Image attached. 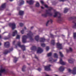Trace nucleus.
I'll use <instances>...</instances> for the list:
<instances>
[{
  "label": "nucleus",
  "mask_w": 76,
  "mask_h": 76,
  "mask_svg": "<svg viewBox=\"0 0 76 76\" xmlns=\"http://www.w3.org/2000/svg\"><path fill=\"white\" fill-rule=\"evenodd\" d=\"M33 34L32 33L31 31H29L28 33L27 34V36H24L22 37V42L23 43L26 42V39L29 38L30 41H34V39L32 38Z\"/></svg>",
  "instance_id": "f257e3e1"
},
{
  "label": "nucleus",
  "mask_w": 76,
  "mask_h": 76,
  "mask_svg": "<svg viewBox=\"0 0 76 76\" xmlns=\"http://www.w3.org/2000/svg\"><path fill=\"white\" fill-rule=\"evenodd\" d=\"M44 6L46 8H48L49 9L48 10H46L47 12L46 13L42 14V16H43V17H45V18L47 17V16H52L53 14L51 13V11L53 9V8L51 7H48L47 5L45 4Z\"/></svg>",
  "instance_id": "f03ea898"
},
{
  "label": "nucleus",
  "mask_w": 76,
  "mask_h": 76,
  "mask_svg": "<svg viewBox=\"0 0 76 76\" xmlns=\"http://www.w3.org/2000/svg\"><path fill=\"white\" fill-rule=\"evenodd\" d=\"M57 15H59V16L58 17V22H61L62 20V18H61V14L60 12H55V15H54L53 17L54 18H56L57 16Z\"/></svg>",
  "instance_id": "7ed1b4c3"
},
{
  "label": "nucleus",
  "mask_w": 76,
  "mask_h": 76,
  "mask_svg": "<svg viewBox=\"0 0 76 76\" xmlns=\"http://www.w3.org/2000/svg\"><path fill=\"white\" fill-rule=\"evenodd\" d=\"M35 39L37 41H38L39 39H40V42H45V39L44 38H39V36H36L35 38Z\"/></svg>",
  "instance_id": "20e7f679"
},
{
  "label": "nucleus",
  "mask_w": 76,
  "mask_h": 76,
  "mask_svg": "<svg viewBox=\"0 0 76 76\" xmlns=\"http://www.w3.org/2000/svg\"><path fill=\"white\" fill-rule=\"evenodd\" d=\"M9 25L10 27H12V30L15 29L16 28V24L15 23H10Z\"/></svg>",
  "instance_id": "39448f33"
},
{
  "label": "nucleus",
  "mask_w": 76,
  "mask_h": 76,
  "mask_svg": "<svg viewBox=\"0 0 76 76\" xmlns=\"http://www.w3.org/2000/svg\"><path fill=\"white\" fill-rule=\"evenodd\" d=\"M13 50V49L12 48H10L9 50H5L4 54H7V53H10L11 51H12Z\"/></svg>",
  "instance_id": "423d86ee"
},
{
  "label": "nucleus",
  "mask_w": 76,
  "mask_h": 76,
  "mask_svg": "<svg viewBox=\"0 0 76 76\" xmlns=\"http://www.w3.org/2000/svg\"><path fill=\"white\" fill-rule=\"evenodd\" d=\"M18 45L19 47H20L22 48L23 51H25V46L24 45H21L20 42H18Z\"/></svg>",
  "instance_id": "0eeeda50"
},
{
  "label": "nucleus",
  "mask_w": 76,
  "mask_h": 76,
  "mask_svg": "<svg viewBox=\"0 0 76 76\" xmlns=\"http://www.w3.org/2000/svg\"><path fill=\"white\" fill-rule=\"evenodd\" d=\"M57 48H59L60 50H61L63 49L62 48V44L60 43H57L56 44Z\"/></svg>",
  "instance_id": "6e6552de"
},
{
  "label": "nucleus",
  "mask_w": 76,
  "mask_h": 76,
  "mask_svg": "<svg viewBox=\"0 0 76 76\" xmlns=\"http://www.w3.org/2000/svg\"><path fill=\"white\" fill-rule=\"evenodd\" d=\"M51 65H49L48 66H45V69L46 71H50L51 70L50 69V66Z\"/></svg>",
  "instance_id": "1a4fd4ad"
},
{
  "label": "nucleus",
  "mask_w": 76,
  "mask_h": 76,
  "mask_svg": "<svg viewBox=\"0 0 76 76\" xmlns=\"http://www.w3.org/2000/svg\"><path fill=\"white\" fill-rule=\"evenodd\" d=\"M4 46L6 48H9L10 47V43L8 42H5L4 44Z\"/></svg>",
  "instance_id": "9d476101"
},
{
  "label": "nucleus",
  "mask_w": 76,
  "mask_h": 76,
  "mask_svg": "<svg viewBox=\"0 0 76 76\" xmlns=\"http://www.w3.org/2000/svg\"><path fill=\"white\" fill-rule=\"evenodd\" d=\"M6 3H4L1 5V7H0V10H3V9L5 8L6 6Z\"/></svg>",
  "instance_id": "9b49d317"
},
{
  "label": "nucleus",
  "mask_w": 76,
  "mask_h": 76,
  "mask_svg": "<svg viewBox=\"0 0 76 76\" xmlns=\"http://www.w3.org/2000/svg\"><path fill=\"white\" fill-rule=\"evenodd\" d=\"M59 63L60 64H61L62 65H65L66 64V62H64L63 61V60L61 58L60 59Z\"/></svg>",
  "instance_id": "f8f14e48"
},
{
  "label": "nucleus",
  "mask_w": 76,
  "mask_h": 76,
  "mask_svg": "<svg viewBox=\"0 0 76 76\" xmlns=\"http://www.w3.org/2000/svg\"><path fill=\"white\" fill-rule=\"evenodd\" d=\"M43 52V50L40 48H38V50L37 51V53H41Z\"/></svg>",
  "instance_id": "ddd939ff"
},
{
  "label": "nucleus",
  "mask_w": 76,
  "mask_h": 76,
  "mask_svg": "<svg viewBox=\"0 0 76 76\" xmlns=\"http://www.w3.org/2000/svg\"><path fill=\"white\" fill-rule=\"evenodd\" d=\"M65 69V67H64L63 66H61L59 68V70L60 71V72H63V71Z\"/></svg>",
  "instance_id": "4468645a"
},
{
  "label": "nucleus",
  "mask_w": 76,
  "mask_h": 76,
  "mask_svg": "<svg viewBox=\"0 0 76 76\" xmlns=\"http://www.w3.org/2000/svg\"><path fill=\"white\" fill-rule=\"evenodd\" d=\"M34 1L32 0H30L29 1H27V3L29 4H34Z\"/></svg>",
  "instance_id": "2eb2a0df"
},
{
  "label": "nucleus",
  "mask_w": 76,
  "mask_h": 76,
  "mask_svg": "<svg viewBox=\"0 0 76 76\" xmlns=\"http://www.w3.org/2000/svg\"><path fill=\"white\" fill-rule=\"evenodd\" d=\"M72 74L74 75H76V67L74 68L73 70L72 71Z\"/></svg>",
  "instance_id": "dca6fc26"
},
{
  "label": "nucleus",
  "mask_w": 76,
  "mask_h": 76,
  "mask_svg": "<svg viewBox=\"0 0 76 76\" xmlns=\"http://www.w3.org/2000/svg\"><path fill=\"white\" fill-rule=\"evenodd\" d=\"M6 72V70L5 69L0 70V76H1V73H4Z\"/></svg>",
  "instance_id": "f3484780"
},
{
  "label": "nucleus",
  "mask_w": 76,
  "mask_h": 76,
  "mask_svg": "<svg viewBox=\"0 0 76 76\" xmlns=\"http://www.w3.org/2000/svg\"><path fill=\"white\" fill-rule=\"evenodd\" d=\"M17 34H18V31H17L15 30L14 32H13L12 35L13 37H15V35H17Z\"/></svg>",
  "instance_id": "a211bd4d"
},
{
  "label": "nucleus",
  "mask_w": 76,
  "mask_h": 76,
  "mask_svg": "<svg viewBox=\"0 0 76 76\" xmlns=\"http://www.w3.org/2000/svg\"><path fill=\"white\" fill-rule=\"evenodd\" d=\"M24 12L20 10L19 11V15L20 16H22L23 15Z\"/></svg>",
  "instance_id": "6ab92c4d"
},
{
  "label": "nucleus",
  "mask_w": 76,
  "mask_h": 76,
  "mask_svg": "<svg viewBox=\"0 0 76 76\" xmlns=\"http://www.w3.org/2000/svg\"><path fill=\"white\" fill-rule=\"evenodd\" d=\"M50 22L51 23H53V20L52 19H50L49 20H48V21H47V22L46 23V26H48V24L49 22Z\"/></svg>",
  "instance_id": "aec40b11"
},
{
  "label": "nucleus",
  "mask_w": 76,
  "mask_h": 76,
  "mask_svg": "<svg viewBox=\"0 0 76 76\" xmlns=\"http://www.w3.org/2000/svg\"><path fill=\"white\" fill-rule=\"evenodd\" d=\"M31 50L36 51V50H37V47L35 46H34L31 48Z\"/></svg>",
  "instance_id": "412c9836"
},
{
  "label": "nucleus",
  "mask_w": 76,
  "mask_h": 76,
  "mask_svg": "<svg viewBox=\"0 0 76 76\" xmlns=\"http://www.w3.org/2000/svg\"><path fill=\"white\" fill-rule=\"evenodd\" d=\"M50 59L49 60V61L50 62H51V61H53L54 62H55V61H57V59L56 60H54L52 58H50Z\"/></svg>",
  "instance_id": "4be33fe9"
},
{
  "label": "nucleus",
  "mask_w": 76,
  "mask_h": 76,
  "mask_svg": "<svg viewBox=\"0 0 76 76\" xmlns=\"http://www.w3.org/2000/svg\"><path fill=\"white\" fill-rule=\"evenodd\" d=\"M68 61L69 63H73V59L71 58V59H69Z\"/></svg>",
  "instance_id": "5701e85b"
},
{
  "label": "nucleus",
  "mask_w": 76,
  "mask_h": 76,
  "mask_svg": "<svg viewBox=\"0 0 76 76\" xmlns=\"http://www.w3.org/2000/svg\"><path fill=\"white\" fill-rule=\"evenodd\" d=\"M69 10V9H67V8H66L64 9V13H67V12H68V11Z\"/></svg>",
  "instance_id": "b1692460"
},
{
  "label": "nucleus",
  "mask_w": 76,
  "mask_h": 76,
  "mask_svg": "<svg viewBox=\"0 0 76 76\" xmlns=\"http://www.w3.org/2000/svg\"><path fill=\"white\" fill-rule=\"evenodd\" d=\"M14 60H13V62L14 63H16V62H17V61H18V58L16 57H14Z\"/></svg>",
  "instance_id": "393cba45"
},
{
  "label": "nucleus",
  "mask_w": 76,
  "mask_h": 76,
  "mask_svg": "<svg viewBox=\"0 0 76 76\" xmlns=\"http://www.w3.org/2000/svg\"><path fill=\"white\" fill-rule=\"evenodd\" d=\"M51 44L53 45H55V42L54 40H53L51 41Z\"/></svg>",
  "instance_id": "a878e982"
},
{
  "label": "nucleus",
  "mask_w": 76,
  "mask_h": 76,
  "mask_svg": "<svg viewBox=\"0 0 76 76\" xmlns=\"http://www.w3.org/2000/svg\"><path fill=\"white\" fill-rule=\"evenodd\" d=\"M69 50L68 49H67L66 50V53H69V51H72V48H70Z\"/></svg>",
  "instance_id": "bb28decb"
},
{
  "label": "nucleus",
  "mask_w": 76,
  "mask_h": 76,
  "mask_svg": "<svg viewBox=\"0 0 76 76\" xmlns=\"http://www.w3.org/2000/svg\"><path fill=\"white\" fill-rule=\"evenodd\" d=\"M73 23H75V25H74L73 26H72V28H76V23H75V21H73L72 22Z\"/></svg>",
  "instance_id": "cd10ccee"
},
{
  "label": "nucleus",
  "mask_w": 76,
  "mask_h": 76,
  "mask_svg": "<svg viewBox=\"0 0 76 76\" xmlns=\"http://www.w3.org/2000/svg\"><path fill=\"white\" fill-rule=\"evenodd\" d=\"M24 3V1L21 0V2L20 3V4L19 5V6H21V5H22Z\"/></svg>",
  "instance_id": "c85d7f7f"
},
{
  "label": "nucleus",
  "mask_w": 76,
  "mask_h": 76,
  "mask_svg": "<svg viewBox=\"0 0 76 76\" xmlns=\"http://www.w3.org/2000/svg\"><path fill=\"white\" fill-rule=\"evenodd\" d=\"M25 68H26V66H23L22 68V71L23 72H25Z\"/></svg>",
  "instance_id": "c756f323"
},
{
  "label": "nucleus",
  "mask_w": 76,
  "mask_h": 76,
  "mask_svg": "<svg viewBox=\"0 0 76 76\" xmlns=\"http://www.w3.org/2000/svg\"><path fill=\"white\" fill-rule=\"evenodd\" d=\"M39 3L38 2H37V4H36V7H39Z\"/></svg>",
  "instance_id": "7c9ffc66"
},
{
  "label": "nucleus",
  "mask_w": 76,
  "mask_h": 76,
  "mask_svg": "<svg viewBox=\"0 0 76 76\" xmlns=\"http://www.w3.org/2000/svg\"><path fill=\"white\" fill-rule=\"evenodd\" d=\"M59 54L61 57H63L64 56L63 55V54L62 53H61V52H59Z\"/></svg>",
  "instance_id": "2f4dec72"
},
{
  "label": "nucleus",
  "mask_w": 76,
  "mask_h": 76,
  "mask_svg": "<svg viewBox=\"0 0 76 76\" xmlns=\"http://www.w3.org/2000/svg\"><path fill=\"white\" fill-rule=\"evenodd\" d=\"M47 55L48 57H50L52 55V53L50 52L49 53H48Z\"/></svg>",
  "instance_id": "473e14b6"
},
{
  "label": "nucleus",
  "mask_w": 76,
  "mask_h": 76,
  "mask_svg": "<svg viewBox=\"0 0 76 76\" xmlns=\"http://www.w3.org/2000/svg\"><path fill=\"white\" fill-rule=\"evenodd\" d=\"M54 57L55 58H58V55H57V54L56 53H54Z\"/></svg>",
  "instance_id": "72a5a7b5"
},
{
  "label": "nucleus",
  "mask_w": 76,
  "mask_h": 76,
  "mask_svg": "<svg viewBox=\"0 0 76 76\" xmlns=\"http://www.w3.org/2000/svg\"><path fill=\"white\" fill-rule=\"evenodd\" d=\"M70 19H75V20H76V17H70Z\"/></svg>",
  "instance_id": "f704fd0d"
},
{
  "label": "nucleus",
  "mask_w": 76,
  "mask_h": 76,
  "mask_svg": "<svg viewBox=\"0 0 76 76\" xmlns=\"http://www.w3.org/2000/svg\"><path fill=\"white\" fill-rule=\"evenodd\" d=\"M41 45L42 47H45V45L44 43L42 44Z\"/></svg>",
  "instance_id": "c9c22d12"
},
{
  "label": "nucleus",
  "mask_w": 76,
  "mask_h": 76,
  "mask_svg": "<svg viewBox=\"0 0 76 76\" xmlns=\"http://www.w3.org/2000/svg\"><path fill=\"white\" fill-rule=\"evenodd\" d=\"M74 38L75 39L76 38V33H75L73 34Z\"/></svg>",
  "instance_id": "e433bc0d"
},
{
  "label": "nucleus",
  "mask_w": 76,
  "mask_h": 76,
  "mask_svg": "<svg viewBox=\"0 0 76 76\" xmlns=\"http://www.w3.org/2000/svg\"><path fill=\"white\" fill-rule=\"evenodd\" d=\"M21 33L22 34H24V29H23L21 31Z\"/></svg>",
  "instance_id": "4c0bfd02"
},
{
  "label": "nucleus",
  "mask_w": 76,
  "mask_h": 76,
  "mask_svg": "<svg viewBox=\"0 0 76 76\" xmlns=\"http://www.w3.org/2000/svg\"><path fill=\"white\" fill-rule=\"evenodd\" d=\"M20 26L22 27V26H23V24L21 23H20Z\"/></svg>",
  "instance_id": "58836bf2"
},
{
  "label": "nucleus",
  "mask_w": 76,
  "mask_h": 76,
  "mask_svg": "<svg viewBox=\"0 0 76 76\" xmlns=\"http://www.w3.org/2000/svg\"><path fill=\"white\" fill-rule=\"evenodd\" d=\"M17 39H20V36L19 35H18L16 37Z\"/></svg>",
  "instance_id": "ea45409f"
},
{
  "label": "nucleus",
  "mask_w": 76,
  "mask_h": 76,
  "mask_svg": "<svg viewBox=\"0 0 76 76\" xmlns=\"http://www.w3.org/2000/svg\"><path fill=\"white\" fill-rule=\"evenodd\" d=\"M46 50L47 51H48V50H49V47H47L46 48Z\"/></svg>",
  "instance_id": "a19ab883"
},
{
  "label": "nucleus",
  "mask_w": 76,
  "mask_h": 76,
  "mask_svg": "<svg viewBox=\"0 0 76 76\" xmlns=\"http://www.w3.org/2000/svg\"><path fill=\"white\" fill-rule=\"evenodd\" d=\"M50 35L51 38H54V36L52 34H50Z\"/></svg>",
  "instance_id": "79ce46f5"
},
{
  "label": "nucleus",
  "mask_w": 76,
  "mask_h": 76,
  "mask_svg": "<svg viewBox=\"0 0 76 76\" xmlns=\"http://www.w3.org/2000/svg\"><path fill=\"white\" fill-rule=\"evenodd\" d=\"M34 58H36V59H37V60H38V58H37V56L36 55H35Z\"/></svg>",
  "instance_id": "37998d69"
},
{
  "label": "nucleus",
  "mask_w": 76,
  "mask_h": 76,
  "mask_svg": "<svg viewBox=\"0 0 76 76\" xmlns=\"http://www.w3.org/2000/svg\"><path fill=\"white\" fill-rule=\"evenodd\" d=\"M68 72H72V70H71V69H68Z\"/></svg>",
  "instance_id": "c03bdc74"
},
{
  "label": "nucleus",
  "mask_w": 76,
  "mask_h": 76,
  "mask_svg": "<svg viewBox=\"0 0 76 76\" xmlns=\"http://www.w3.org/2000/svg\"><path fill=\"white\" fill-rule=\"evenodd\" d=\"M9 39V38L8 37H5L4 38V39L5 40H6V39Z\"/></svg>",
  "instance_id": "a18cd8bd"
},
{
  "label": "nucleus",
  "mask_w": 76,
  "mask_h": 76,
  "mask_svg": "<svg viewBox=\"0 0 76 76\" xmlns=\"http://www.w3.org/2000/svg\"><path fill=\"white\" fill-rule=\"evenodd\" d=\"M41 70V69L39 68H38V69H37V70H38V71H39V72H40V71Z\"/></svg>",
  "instance_id": "49530a36"
},
{
  "label": "nucleus",
  "mask_w": 76,
  "mask_h": 76,
  "mask_svg": "<svg viewBox=\"0 0 76 76\" xmlns=\"http://www.w3.org/2000/svg\"><path fill=\"white\" fill-rule=\"evenodd\" d=\"M66 0H59V1H66Z\"/></svg>",
  "instance_id": "de8ad7c7"
},
{
  "label": "nucleus",
  "mask_w": 76,
  "mask_h": 76,
  "mask_svg": "<svg viewBox=\"0 0 76 76\" xmlns=\"http://www.w3.org/2000/svg\"><path fill=\"white\" fill-rule=\"evenodd\" d=\"M40 2H41V3H42V4H44V2L43 1H40Z\"/></svg>",
  "instance_id": "09e8293b"
},
{
  "label": "nucleus",
  "mask_w": 76,
  "mask_h": 76,
  "mask_svg": "<svg viewBox=\"0 0 76 76\" xmlns=\"http://www.w3.org/2000/svg\"><path fill=\"white\" fill-rule=\"evenodd\" d=\"M15 41H13L12 44L13 45H14V44H15Z\"/></svg>",
  "instance_id": "8fccbe9b"
},
{
  "label": "nucleus",
  "mask_w": 76,
  "mask_h": 76,
  "mask_svg": "<svg viewBox=\"0 0 76 76\" xmlns=\"http://www.w3.org/2000/svg\"><path fill=\"white\" fill-rule=\"evenodd\" d=\"M2 38V37H1V35H0V39H1Z\"/></svg>",
  "instance_id": "3c124183"
},
{
  "label": "nucleus",
  "mask_w": 76,
  "mask_h": 76,
  "mask_svg": "<svg viewBox=\"0 0 76 76\" xmlns=\"http://www.w3.org/2000/svg\"><path fill=\"white\" fill-rule=\"evenodd\" d=\"M33 28H34L33 26H32V27H31V29H33Z\"/></svg>",
  "instance_id": "603ef678"
},
{
  "label": "nucleus",
  "mask_w": 76,
  "mask_h": 76,
  "mask_svg": "<svg viewBox=\"0 0 76 76\" xmlns=\"http://www.w3.org/2000/svg\"><path fill=\"white\" fill-rule=\"evenodd\" d=\"M23 58H25V56L24 55H23Z\"/></svg>",
  "instance_id": "864d4df0"
},
{
  "label": "nucleus",
  "mask_w": 76,
  "mask_h": 76,
  "mask_svg": "<svg viewBox=\"0 0 76 76\" xmlns=\"http://www.w3.org/2000/svg\"><path fill=\"white\" fill-rule=\"evenodd\" d=\"M41 8L42 9H44V7H41Z\"/></svg>",
  "instance_id": "5fc2aeb1"
},
{
  "label": "nucleus",
  "mask_w": 76,
  "mask_h": 76,
  "mask_svg": "<svg viewBox=\"0 0 76 76\" xmlns=\"http://www.w3.org/2000/svg\"><path fill=\"white\" fill-rule=\"evenodd\" d=\"M45 76H50L48 75H45Z\"/></svg>",
  "instance_id": "6e6d98bb"
},
{
  "label": "nucleus",
  "mask_w": 76,
  "mask_h": 76,
  "mask_svg": "<svg viewBox=\"0 0 76 76\" xmlns=\"http://www.w3.org/2000/svg\"><path fill=\"white\" fill-rule=\"evenodd\" d=\"M24 29H26V27H24Z\"/></svg>",
  "instance_id": "4d7b16f0"
},
{
  "label": "nucleus",
  "mask_w": 76,
  "mask_h": 76,
  "mask_svg": "<svg viewBox=\"0 0 76 76\" xmlns=\"http://www.w3.org/2000/svg\"><path fill=\"white\" fill-rule=\"evenodd\" d=\"M10 1H13V0H9Z\"/></svg>",
  "instance_id": "13d9d810"
},
{
  "label": "nucleus",
  "mask_w": 76,
  "mask_h": 76,
  "mask_svg": "<svg viewBox=\"0 0 76 76\" xmlns=\"http://www.w3.org/2000/svg\"><path fill=\"white\" fill-rule=\"evenodd\" d=\"M55 76H58V75H55Z\"/></svg>",
  "instance_id": "bf43d9fd"
},
{
  "label": "nucleus",
  "mask_w": 76,
  "mask_h": 76,
  "mask_svg": "<svg viewBox=\"0 0 76 76\" xmlns=\"http://www.w3.org/2000/svg\"><path fill=\"white\" fill-rule=\"evenodd\" d=\"M1 45V43L0 42V45Z\"/></svg>",
  "instance_id": "052dcab7"
},
{
  "label": "nucleus",
  "mask_w": 76,
  "mask_h": 76,
  "mask_svg": "<svg viewBox=\"0 0 76 76\" xmlns=\"http://www.w3.org/2000/svg\"><path fill=\"white\" fill-rule=\"evenodd\" d=\"M18 9H20V8H19V7H18Z\"/></svg>",
  "instance_id": "680f3d73"
},
{
  "label": "nucleus",
  "mask_w": 76,
  "mask_h": 76,
  "mask_svg": "<svg viewBox=\"0 0 76 76\" xmlns=\"http://www.w3.org/2000/svg\"><path fill=\"white\" fill-rule=\"evenodd\" d=\"M62 36H63V37H64V35H62Z\"/></svg>",
  "instance_id": "e2e57ef3"
},
{
  "label": "nucleus",
  "mask_w": 76,
  "mask_h": 76,
  "mask_svg": "<svg viewBox=\"0 0 76 76\" xmlns=\"http://www.w3.org/2000/svg\"><path fill=\"white\" fill-rule=\"evenodd\" d=\"M5 33H6V32L4 33L3 34H5Z\"/></svg>",
  "instance_id": "0e129e2a"
},
{
  "label": "nucleus",
  "mask_w": 76,
  "mask_h": 76,
  "mask_svg": "<svg viewBox=\"0 0 76 76\" xmlns=\"http://www.w3.org/2000/svg\"><path fill=\"white\" fill-rule=\"evenodd\" d=\"M28 64V65H29V64Z\"/></svg>",
  "instance_id": "69168bd1"
},
{
  "label": "nucleus",
  "mask_w": 76,
  "mask_h": 76,
  "mask_svg": "<svg viewBox=\"0 0 76 76\" xmlns=\"http://www.w3.org/2000/svg\"><path fill=\"white\" fill-rule=\"evenodd\" d=\"M1 31H0V32Z\"/></svg>",
  "instance_id": "338daca9"
}]
</instances>
